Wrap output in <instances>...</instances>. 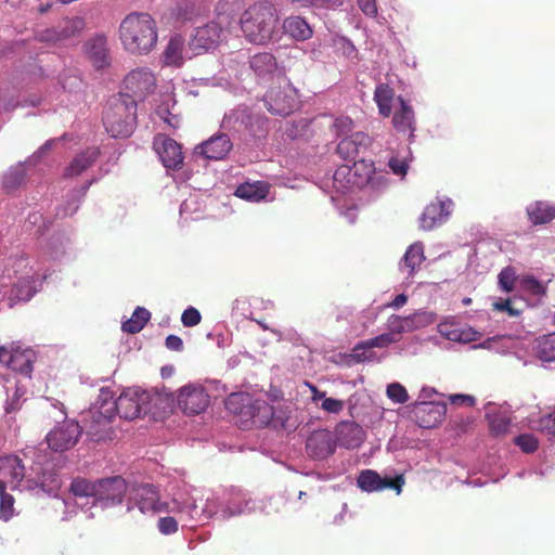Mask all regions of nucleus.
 I'll return each mask as SVG.
<instances>
[{
	"instance_id": "53",
	"label": "nucleus",
	"mask_w": 555,
	"mask_h": 555,
	"mask_svg": "<svg viewBox=\"0 0 555 555\" xmlns=\"http://www.w3.org/2000/svg\"><path fill=\"white\" fill-rule=\"evenodd\" d=\"M343 5V0H312L311 8L315 10H336Z\"/></svg>"
},
{
	"instance_id": "4",
	"label": "nucleus",
	"mask_w": 555,
	"mask_h": 555,
	"mask_svg": "<svg viewBox=\"0 0 555 555\" xmlns=\"http://www.w3.org/2000/svg\"><path fill=\"white\" fill-rule=\"evenodd\" d=\"M135 119L137 104L128 94L114 96L103 115L105 129L113 138L130 135Z\"/></svg>"
},
{
	"instance_id": "6",
	"label": "nucleus",
	"mask_w": 555,
	"mask_h": 555,
	"mask_svg": "<svg viewBox=\"0 0 555 555\" xmlns=\"http://www.w3.org/2000/svg\"><path fill=\"white\" fill-rule=\"evenodd\" d=\"M227 409L255 427L269 425L274 416V409L267 401L251 400L250 397L243 393L231 395L227 400Z\"/></svg>"
},
{
	"instance_id": "61",
	"label": "nucleus",
	"mask_w": 555,
	"mask_h": 555,
	"mask_svg": "<svg viewBox=\"0 0 555 555\" xmlns=\"http://www.w3.org/2000/svg\"><path fill=\"white\" fill-rule=\"evenodd\" d=\"M420 412L427 413L428 415H440V409L428 403H423Z\"/></svg>"
},
{
	"instance_id": "8",
	"label": "nucleus",
	"mask_w": 555,
	"mask_h": 555,
	"mask_svg": "<svg viewBox=\"0 0 555 555\" xmlns=\"http://www.w3.org/2000/svg\"><path fill=\"white\" fill-rule=\"evenodd\" d=\"M107 405V393L102 392L96 402L83 415V428L87 434L95 440L105 439L109 425L115 417L114 412H105Z\"/></svg>"
},
{
	"instance_id": "64",
	"label": "nucleus",
	"mask_w": 555,
	"mask_h": 555,
	"mask_svg": "<svg viewBox=\"0 0 555 555\" xmlns=\"http://www.w3.org/2000/svg\"><path fill=\"white\" fill-rule=\"evenodd\" d=\"M51 144H52L51 142H47V143H44V145H43V146H41V147H40V149H39V150L34 154V157H35V158H40V157L43 155V153H44L47 150H49V149H50Z\"/></svg>"
},
{
	"instance_id": "1",
	"label": "nucleus",
	"mask_w": 555,
	"mask_h": 555,
	"mask_svg": "<svg viewBox=\"0 0 555 555\" xmlns=\"http://www.w3.org/2000/svg\"><path fill=\"white\" fill-rule=\"evenodd\" d=\"M118 35L126 52L146 55L156 47L157 24L149 13L131 12L120 22Z\"/></svg>"
},
{
	"instance_id": "63",
	"label": "nucleus",
	"mask_w": 555,
	"mask_h": 555,
	"mask_svg": "<svg viewBox=\"0 0 555 555\" xmlns=\"http://www.w3.org/2000/svg\"><path fill=\"white\" fill-rule=\"evenodd\" d=\"M311 391L313 401L324 399L325 397V392L320 391L315 386H311Z\"/></svg>"
},
{
	"instance_id": "48",
	"label": "nucleus",
	"mask_w": 555,
	"mask_h": 555,
	"mask_svg": "<svg viewBox=\"0 0 555 555\" xmlns=\"http://www.w3.org/2000/svg\"><path fill=\"white\" fill-rule=\"evenodd\" d=\"M202 321V315L199 311L194 307L186 308L182 315L181 322L185 327H192L199 324Z\"/></svg>"
},
{
	"instance_id": "47",
	"label": "nucleus",
	"mask_w": 555,
	"mask_h": 555,
	"mask_svg": "<svg viewBox=\"0 0 555 555\" xmlns=\"http://www.w3.org/2000/svg\"><path fill=\"white\" fill-rule=\"evenodd\" d=\"M157 528L162 534L169 535L178 531L179 525L175 517H160L157 521Z\"/></svg>"
},
{
	"instance_id": "56",
	"label": "nucleus",
	"mask_w": 555,
	"mask_h": 555,
	"mask_svg": "<svg viewBox=\"0 0 555 555\" xmlns=\"http://www.w3.org/2000/svg\"><path fill=\"white\" fill-rule=\"evenodd\" d=\"M352 120L349 117L336 118L334 126L337 129L338 134H347L352 130Z\"/></svg>"
},
{
	"instance_id": "11",
	"label": "nucleus",
	"mask_w": 555,
	"mask_h": 555,
	"mask_svg": "<svg viewBox=\"0 0 555 555\" xmlns=\"http://www.w3.org/2000/svg\"><path fill=\"white\" fill-rule=\"evenodd\" d=\"M82 427L76 421H65L55 426L46 437L49 448L55 452L72 449L79 440Z\"/></svg>"
},
{
	"instance_id": "34",
	"label": "nucleus",
	"mask_w": 555,
	"mask_h": 555,
	"mask_svg": "<svg viewBox=\"0 0 555 555\" xmlns=\"http://www.w3.org/2000/svg\"><path fill=\"white\" fill-rule=\"evenodd\" d=\"M202 13L194 0H178L171 11L172 17L179 23L193 22Z\"/></svg>"
},
{
	"instance_id": "35",
	"label": "nucleus",
	"mask_w": 555,
	"mask_h": 555,
	"mask_svg": "<svg viewBox=\"0 0 555 555\" xmlns=\"http://www.w3.org/2000/svg\"><path fill=\"white\" fill-rule=\"evenodd\" d=\"M184 39L177 35L169 39L164 50V61L167 65L180 67L183 64Z\"/></svg>"
},
{
	"instance_id": "15",
	"label": "nucleus",
	"mask_w": 555,
	"mask_h": 555,
	"mask_svg": "<svg viewBox=\"0 0 555 555\" xmlns=\"http://www.w3.org/2000/svg\"><path fill=\"white\" fill-rule=\"evenodd\" d=\"M374 172L375 168L373 162L359 159L353 163L352 167H339L334 173V181L338 182L340 178L347 177V183H350L351 186L362 189L371 182Z\"/></svg>"
},
{
	"instance_id": "36",
	"label": "nucleus",
	"mask_w": 555,
	"mask_h": 555,
	"mask_svg": "<svg viewBox=\"0 0 555 555\" xmlns=\"http://www.w3.org/2000/svg\"><path fill=\"white\" fill-rule=\"evenodd\" d=\"M425 260L424 246L422 243L412 244L403 256L402 270L406 269L408 275L415 272L422 262Z\"/></svg>"
},
{
	"instance_id": "41",
	"label": "nucleus",
	"mask_w": 555,
	"mask_h": 555,
	"mask_svg": "<svg viewBox=\"0 0 555 555\" xmlns=\"http://www.w3.org/2000/svg\"><path fill=\"white\" fill-rule=\"evenodd\" d=\"M518 285L530 295L543 296L546 293V286L533 275H522L518 278Z\"/></svg>"
},
{
	"instance_id": "23",
	"label": "nucleus",
	"mask_w": 555,
	"mask_h": 555,
	"mask_svg": "<svg viewBox=\"0 0 555 555\" xmlns=\"http://www.w3.org/2000/svg\"><path fill=\"white\" fill-rule=\"evenodd\" d=\"M86 54L95 69H102L111 64L107 38L103 34H96L85 43Z\"/></svg>"
},
{
	"instance_id": "54",
	"label": "nucleus",
	"mask_w": 555,
	"mask_h": 555,
	"mask_svg": "<svg viewBox=\"0 0 555 555\" xmlns=\"http://www.w3.org/2000/svg\"><path fill=\"white\" fill-rule=\"evenodd\" d=\"M493 309L506 312L509 317H518L520 314V310L515 309L509 299L495 301L493 304Z\"/></svg>"
},
{
	"instance_id": "40",
	"label": "nucleus",
	"mask_w": 555,
	"mask_h": 555,
	"mask_svg": "<svg viewBox=\"0 0 555 555\" xmlns=\"http://www.w3.org/2000/svg\"><path fill=\"white\" fill-rule=\"evenodd\" d=\"M96 491V480L91 481L89 479L77 477L73 479L70 483V492L75 496L79 498H94Z\"/></svg>"
},
{
	"instance_id": "21",
	"label": "nucleus",
	"mask_w": 555,
	"mask_h": 555,
	"mask_svg": "<svg viewBox=\"0 0 555 555\" xmlns=\"http://www.w3.org/2000/svg\"><path fill=\"white\" fill-rule=\"evenodd\" d=\"M451 201H434L429 203L420 217V229L430 231L441 225L451 214Z\"/></svg>"
},
{
	"instance_id": "10",
	"label": "nucleus",
	"mask_w": 555,
	"mask_h": 555,
	"mask_svg": "<svg viewBox=\"0 0 555 555\" xmlns=\"http://www.w3.org/2000/svg\"><path fill=\"white\" fill-rule=\"evenodd\" d=\"M153 150L162 164L169 170H180L184 165L181 144L165 133H157L153 140Z\"/></svg>"
},
{
	"instance_id": "26",
	"label": "nucleus",
	"mask_w": 555,
	"mask_h": 555,
	"mask_svg": "<svg viewBox=\"0 0 555 555\" xmlns=\"http://www.w3.org/2000/svg\"><path fill=\"white\" fill-rule=\"evenodd\" d=\"M99 147H88L81 153L77 154L69 165L65 168L64 176L66 178H74L81 175L88 168H90L99 158Z\"/></svg>"
},
{
	"instance_id": "33",
	"label": "nucleus",
	"mask_w": 555,
	"mask_h": 555,
	"mask_svg": "<svg viewBox=\"0 0 555 555\" xmlns=\"http://www.w3.org/2000/svg\"><path fill=\"white\" fill-rule=\"evenodd\" d=\"M249 66L254 73L260 77L272 74L276 67V60L273 54L262 52L254 54L249 60Z\"/></svg>"
},
{
	"instance_id": "9",
	"label": "nucleus",
	"mask_w": 555,
	"mask_h": 555,
	"mask_svg": "<svg viewBox=\"0 0 555 555\" xmlns=\"http://www.w3.org/2000/svg\"><path fill=\"white\" fill-rule=\"evenodd\" d=\"M85 27L86 23L82 17H67L55 26L38 31L36 37L40 42L57 46L78 36Z\"/></svg>"
},
{
	"instance_id": "5",
	"label": "nucleus",
	"mask_w": 555,
	"mask_h": 555,
	"mask_svg": "<svg viewBox=\"0 0 555 555\" xmlns=\"http://www.w3.org/2000/svg\"><path fill=\"white\" fill-rule=\"evenodd\" d=\"M175 508H169V504L160 501V494L157 487L151 483H139L132 486L129 491L127 509L128 512L133 508H138L141 513H169V512H183L188 509L189 513H193L194 503L189 505L182 504L177 500H173Z\"/></svg>"
},
{
	"instance_id": "58",
	"label": "nucleus",
	"mask_w": 555,
	"mask_h": 555,
	"mask_svg": "<svg viewBox=\"0 0 555 555\" xmlns=\"http://www.w3.org/2000/svg\"><path fill=\"white\" fill-rule=\"evenodd\" d=\"M540 425L547 434L555 436V412L540 420Z\"/></svg>"
},
{
	"instance_id": "22",
	"label": "nucleus",
	"mask_w": 555,
	"mask_h": 555,
	"mask_svg": "<svg viewBox=\"0 0 555 555\" xmlns=\"http://www.w3.org/2000/svg\"><path fill=\"white\" fill-rule=\"evenodd\" d=\"M372 139L369 134L358 131L344 138L337 145V154L345 160H354L362 152L371 145Z\"/></svg>"
},
{
	"instance_id": "20",
	"label": "nucleus",
	"mask_w": 555,
	"mask_h": 555,
	"mask_svg": "<svg viewBox=\"0 0 555 555\" xmlns=\"http://www.w3.org/2000/svg\"><path fill=\"white\" fill-rule=\"evenodd\" d=\"M0 362L13 371L28 374L33 370V352L21 347L2 346L0 347Z\"/></svg>"
},
{
	"instance_id": "37",
	"label": "nucleus",
	"mask_w": 555,
	"mask_h": 555,
	"mask_svg": "<svg viewBox=\"0 0 555 555\" xmlns=\"http://www.w3.org/2000/svg\"><path fill=\"white\" fill-rule=\"evenodd\" d=\"M535 356L545 362L555 361V333L543 335L534 341Z\"/></svg>"
},
{
	"instance_id": "12",
	"label": "nucleus",
	"mask_w": 555,
	"mask_h": 555,
	"mask_svg": "<svg viewBox=\"0 0 555 555\" xmlns=\"http://www.w3.org/2000/svg\"><path fill=\"white\" fill-rule=\"evenodd\" d=\"M125 89L135 102L144 100L154 92L156 79L147 67H139L131 70L124 79Z\"/></svg>"
},
{
	"instance_id": "19",
	"label": "nucleus",
	"mask_w": 555,
	"mask_h": 555,
	"mask_svg": "<svg viewBox=\"0 0 555 555\" xmlns=\"http://www.w3.org/2000/svg\"><path fill=\"white\" fill-rule=\"evenodd\" d=\"M233 149L232 141L227 133H217L208 140L197 144L195 153L210 160H221Z\"/></svg>"
},
{
	"instance_id": "44",
	"label": "nucleus",
	"mask_w": 555,
	"mask_h": 555,
	"mask_svg": "<svg viewBox=\"0 0 555 555\" xmlns=\"http://www.w3.org/2000/svg\"><path fill=\"white\" fill-rule=\"evenodd\" d=\"M12 293L16 299L27 301L33 297L34 288L30 281L21 280L17 284L14 285Z\"/></svg>"
},
{
	"instance_id": "25",
	"label": "nucleus",
	"mask_w": 555,
	"mask_h": 555,
	"mask_svg": "<svg viewBox=\"0 0 555 555\" xmlns=\"http://www.w3.org/2000/svg\"><path fill=\"white\" fill-rule=\"evenodd\" d=\"M282 31L294 41H307L313 36V28L307 20L299 15H291L283 20Z\"/></svg>"
},
{
	"instance_id": "43",
	"label": "nucleus",
	"mask_w": 555,
	"mask_h": 555,
	"mask_svg": "<svg viewBox=\"0 0 555 555\" xmlns=\"http://www.w3.org/2000/svg\"><path fill=\"white\" fill-rule=\"evenodd\" d=\"M14 498L7 492V489L0 492V515L5 521L12 518L14 514Z\"/></svg>"
},
{
	"instance_id": "50",
	"label": "nucleus",
	"mask_w": 555,
	"mask_h": 555,
	"mask_svg": "<svg viewBox=\"0 0 555 555\" xmlns=\"http://www.w3.org/2000/svg\"><path fill=\"white\" fill-rule=\"evenodd\" d=\"M23 396V392L18 387L15 388V391L12 396V398L5 403L4 411L5 414H13L21 410L22 402L21 397Z\"/></svg>"
},
{
	"instance_id": "60",
	"label": "nucleus",
	"mask_w": 555,
	"mask_h": 555,
	"mask_svg": "<svg viewBox=\"0 0 555 555\" xmlns=\"http://www.w3.org/2000/svg\"><path fill=\"white\" fill-rule=\"evenodd\" d=\"M408 301V296L405 294L397 295L390 302L386 304L385 308L399 309L403 307Z\"/></svg>"
},
{
	"instance_id": "3",
	"label": "nucleus",
	"mask_w": 555,
	"mask_h": 555,
	"mask_svg": "<svg viewBox=\"0 0 555 555\" xmlns=\"http://www.w3.org/2000/svg\"><path fill=\"white\" fill-rule=\"evenodd\" d=\"M228 1L220 2L217 7V20L197 27L190 40V48L195 54L209 51L218 47L224 37V29L234 21L233 10Z\"/></svg>"
},
{
	"instance_id": "32",
	"label": "nucleus",
	"mask_w": 555,
	"mask_h": 555,
	"mask_svg": "<svg viewBox=\"0 0 555 555\" xmlns=\"http://www.w3.org/2000/svg\"><path fill=\"white\" fill-rule=\"evenodd\" d=\"M269 193V186L267 183L257 181L254 183L245 182L237 186L235 195L243 199L259 202Z\"/></svg>"
},
{
	"instance_id": "51",
	"label": "nucleus",
	"mask_w": 555,
	"mask_h": 555,
	"mask_svg": "<svg viewBox=\"0 0 555 555\" xmlns=\"http://www.w3.org/2000/svg\"><path fill=\"white\" fill-rule=\"evenodd\" d=\"M322 409L328 413L338 414L344 409V401L334 399V398H325L322 402Z\"/></svg>"
},
{
	"instance_id": "29",
	"label": "nucleus",
	"mask_w": 555,
	"mask_h": 555,
	"mask_svg": "<svg viewBox=\"0 0 555 555\" xmlns=\"http://www.w3.org/2000/svg\"><path fill=\"white\" fill-rule=\"evenodd\" d=\"M527 215L532 224H545L555 219V205L538 201L527 208Z\"/></svg>"
},
{
	"instance_id": "52",
	"label": "nucleus",
	"mask_w": 555,
	"mask_h": 555,
	"mask_svg": "<svg viewBox=\"0 0 555 555\" xmlns=\"http://www.w3.org/2000/svg\"><path fill=\"white\" fill-rule=\"evenodd\" d=\"M388 166L395 175L404 176L408 172V163L404 159L398 157H391L388 162Z\"/></svg>"
},
{
	"instance_id": "59",
	"label": "nucleus",
	"mask_w": 555,
	"mask_h": 555,
	"mask_svg": "<svg viewBox=\"0 0 555 555\" xmlns=\"http://www.w3.org/2000/svg\"><path fill=\"white\" fill-rule=\"evenodd\" d=\"M166 347L172 351H181L183 349V341L177 335H169L165 341Z\"/></svg>"
},
{
	"instance_id": "42",
	"label": "nucleus",
	"mask_w": 555,
	"mask_h": 555,
	"mask_svg": "<svg viewBox=\"0 0 555 555\" xmlns=\"http://www.w3.org/2000/svg\"><path fill=\"white\" fill-rule=\"evenodd\" d=\"M516 282L518 283V278L514 268L506 267L499 273V285L504 292L511 293Z\"/></svg>"
},
{
	"instance_id": "62",
	"label": "nucleus",
	"mask_w": 555,
	"mask_h": 555,
	"mask_svg": "<svg viewBox=\"0 0 555 555\" xmlns=\"http://www.w3.org/2000/svg\"><path fill=\"white\" fill-rule=\"evenodd\" d=\"M248 118H249V119H255V122H256V125H257V129H254V126H253V125H250V129H251V132L254 133V135H259V122L264 124V122H266V120H264V119H262V118H259V116H258V115H256V116H249Z\"/></svg>"
},
{
	"instance_id": "18",
	"label": "nucleus",
	"mask_w": 555,
	"mask_h": 555,
	"mask_svg": "<svg viewBox=\"0 0 555 555\" xmlns=\"http://www.w3.org/2000/svg\"><path fill=\"white\" fill-rule=\"evenodd\" d=\"M264 103L270 113L279 116H287L296 106V98L292 89L274 87L266 93Z\"/></svg>"
},
{
	"instance_id": "57",
	"label": "nucleus",
	"mask_w": 555,
	"mask_h": 555,
	"mask_svg": "<svg viewBox=\"0 0 555 555\" xmlns=\"http://www.w3.org/2000/svg\"><path fill=\"white\" fill-rule=\"evenodd\" d=\"M449 401L456 405L473 406L476 402L475 398L469 395H451Z\"/></svg>"
},
{
	"instance_id": "55",
	"label": "nucleus",
	"mask_w": 555,
	"mask_h": 555,
	"mask_svg": "<svg viewBox=\"0 0 555 555\" xmlns=\"http://www.w3.org/2000/svg\"><path fill=\"white\" fill-rule=\"evenodd\" d=\"M360 10L369 17L377 15V7L375 0H358Z\"/></svg>"
},
{
	"instance_id": "39",
	"label": "nucleus",
	"mask_w": 555,
	"mask_h": 555,
	"mask_svg": "<svg viewBox=\"0 0 555 555\" xmlns=\"http://www.w3.org/2000/svg\"><path fill=\"white\" fill-rule=\"evenodd\" d=\"M489 428L493 436H504L509 431L511 417L504 412L488 413Z\"/></svg>"
},
{
	"instance_id": "7",
	"label": "nucleus",
	"mask_w": 555,
	"mask_h": 555,
	"mask_svg": "<svg viewBox=\"0 0 555 555\" xmlns=\"http://www.w3.org/2000/svg\"><path fill=\"white\" fill-rule=\"evenodd\" d=\"M149 395L138 389L124 391L116 400L107 396V408L105 412H114L125 420H134L145 412Z\"/></svg>"
},
{
	"instance_id": "27",
	"label": "nucleus",
	"mask_w": 555,
	"mask_h": 555,
	"mask_svg": "<svg viewBox=\"0 0 555 555\" xmlns=\"http://www.w3.org/2000/svg\"><path fill=\"white\" fill-rule=\"evenodd\" d=\"M398 101L400 107L393 113L392 126L398 132L409 133L412 137L415 130L414 111L401 96L398 98Z\"/></svg>"
},
{
	"instance_id": "24",
	"label": "nucleus",
	"mask_w": 555,
	"mask_h": 555,
	"mask_svg": "<svg viewBox=\"0 0 555 555\" xmlns=\"http://www.w3.org/2000/svg\"><path fill=\"white\" fill-rule=\"evenodd\" d=\"M336 442L327 430L312 433L307 439L306 450L309 456L323 460L335 452Z\"/></svg>"
},
{
	"instance_id": "13",
	"label": "nucleus",
	"mask_w": 555,
	"mask_h": 555,
	"mask_svg": "<svg viewBox=\"0 0 555 555\" xmlns=\"http://www.w3.org/2000/svg\"><path fill=\"white\" fill-rule=\"evenodd\" d=\"M177 402L183 413L195 415L206 410L209 404V395L203 386L188 384L178 390Z\"/></svg>"
},
{
	"instance_id": "16",
	"label": "nucleus",
	"mask_w": 555,
	"mask_h": 555,
	"mask_svg": "<svg viewBox=\"0 0 555 555\" xmlns=\"http://www.w3.org/2000/svg\"><path fill=\"white\" fill-rule=\"evenodd\" d=\"M358 487L365 492L380 491L384 489H393L399 494L404 485L402 475L395 478H383L375 470L365 469L360 473L357 479Z\"/></svg>"
},
{
	"instance_id": "28",
	"label": "nucleus",
	"mask_w": 555,
	"mask_h": 555,
	"mask_svg": "<svg viewBox=\"0 0 555 555\" xmlns=\"http://www.w3.org/2000/svg\"><path fill=\"white\" fill-rule=\"evenodd\" d=\"M399 340V337L392 336V334L384 333L376 337L358 343L353 348V356L358 361L369 360L370 357L365 354L367 349L372 348H386L391 344Z\"/></svg>"
},
{
	"instance_id": "49",
	"label": "nucleus",
	"mask_w": 555,
	"mask_h": 555,
	"mask_svg": "<svg viewBox=\"0 0 555 555\" xmlns=\"http://www.w3.org/2000/svg\"><path fill=\"white\" fill-rule=\"evenodd\" d=\"M24 180L22 169H14L9 171L4 177V185L7 189H15Z\"/></svg>"
},
{
	"instance_id": "38",
	"label": "nucleus",
	"mask_w": 555,
	"mask_h": 555,
	"mask_svg": "<svg viewBox=\"0 0 555 555\" xmlns=\"http://www.w3.org/2000/svg\"><path fill=\"white\" fill-rule=\"evenodd\" d=\"M150 319L151 312L143 307H138L133 311L131 318L122 323L121 328L126 333H139L150 321Z\"/></svg>"
},
{
	"instance_id": "45",
	"label": "nucleus",
	"mask_w": 555,
	"mask_h": 555,
	"mask_svg": "<svg viewBox=\"0 0 555 555\" xmlns=\"http://www.w3.org/2000/svg\"><path fill=\"white\" fill-rule=\"evenodd\" d=\"M387 396L396 403H405L409 399L406 389L399 383H391L387 386Z\"/></svg>"
},
{
	"instance_id": "30",
	"label": "nucleus",
	"mask_w": 555,
	"mask_h": 555,
	"mask_svg": "<svg viewBox=\"0 0 555 555\" xmlns=\"http://www.w3.org/2000/svg\"><path fill=\"white\" fill-rule=\"evenodd\" d=\"M421 317L422 314L417 312L406 317L392 314L387 320L388 333L398 337L403 333L412 332L418 326L416 322Z\"/></svg>"
},
{
	"instance_id": "14",
	"label": "nucleus",
	"mask_w": 555,
	"mask_h": 555,
	"mask_svg": "<svg viewBox=\"0 0 555 555\" xmlns=\"http://www.w3.org/2000/svg\"><path fill=\"white\" fill-rule=\"evenodd\" d=\"M127 491V481L121 476L101 478L96 480L95 500L104 506L120 505Z\"/></svg>"
},
{
	"instance_id": "46",
	"label": "nucleus",
	"mask_w": 555,
	"mask_h": 555,
	"mask_svg": "<svg viewBox=\"0 0 555 555\" xmlns=\"http://www.w3.org/2000/svg\"><path fill=\"white\" fill-rule=\"evenodd\" d=\"M514 441L525 453H533L539 447L538 439L531 434L519 435Z\"/></svg>"
},
{
	"instance_id": "17",
	"label": "nucleus",
	"mask_w": 555,
	"mask_h": 555,
	"mask_svg": "<svg viewBox=\"0 0 555 555\" xmlns=\"http://www.w3.org/2000/svg\"><path fill=\"white\" fill-rule=\"evenodd\" d=\"M25 477V466L16 455L0 459V492L3 489L15 490Z\"/></svg>"
},
{
	"instance_id": "2",
	"label": "nucleus",
	"mask_w": 555,
	"mask_h": 555,
	"mask_svg": "<svg viewBox=\"0 0 555 555\" xmlns=\"http://www.w3.org/2000/svg\"><path fill=\"white\" fill-rule=\"evenodd\" d=\"M278 22L276 7L266 0L251 4L240 20L246 39L256 44H267L273 39Z\"/></svg>"
},
{
	"instance_id": "31",
	"label": "nucleus",
	"mask_w": 555,
	"mask_h": 555,
	"mask_svg": "<svg viewBox=\"0 0 555 555\" xmlns=\"http://www.w3.org/2000/svg\"><path fill=\"white\" fill-rule=\"evenodd\" d=\"M395 90L387 83H379L374 91V101L377 104L378 113L387 118L391 115Z\"/></svg>"
}]
</instances>
